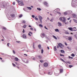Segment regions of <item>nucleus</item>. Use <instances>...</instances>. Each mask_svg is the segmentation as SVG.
Here are the masks:
<instances>
[{"mask_svg": "<svg viewBox=\"0 0 77 77\" xmlns=\"http://www.w3.org/2000/svg\"><path fill=\"white\" fill-rule=\"evenodd\" d=\"M60 20L61 21H62L63 23H65L66 22V19L64 17H61L60 18Z\"/></svg>", "mask_w": 77, "mask_h": 77, "instance_id": "obj_1", "label": "nucleus"}, {"mask_svg": "<svg viewBox=\"0 0 77 77\" xmlns=\"http://www.w3.org/2000/svg\"><path fill=\"white\" fill-rule=\"evenodd\" d=\"M64 15H67V14H70V12L69 11H66L64 13Z\"/></svg>", "mask_w": 77, "mask_h": 77, "instance_id": "obj_2", "label": "nucleus"}, {"mask_svg": "<svg viewBox=\"0 0 77 77\" xmlns=\"http://www.w3.org/2000/svg\"><path fill=\"white\" fill-rule=\"evenodd\" d=\"M58 45L60 46V47H64V46H63V45L60 43H58Z\"/></svg>", "mask_w": 77, "mask_h": 77, "instance_id": "obj_3", "label": "nucleus"}, {"mask_svg": "<svg viewBox=\"0 0 77 77\" xmlns=\"http://www.w3.org/2000/svg\"><path fill=\"white\" fill-rule=\"evenodd\" d=\"M58 26H59V27H60V26H62V23L58 22Z\"/></svg>", "mask_w": 77, "mask_h": 77, "instance_id": "obj_4", "label": "nucleus"}, {"mask_svg": "<svg viewBox=\"0 0 77 77\" xmlns=\"http://www.w3.org/2000/svg\"><path fill=\"white\" fill-rule=\"evenodd\" d=\"M44 66L45 67H47V66H48V64L47 63H45L44 64Z\"/></svg>", "mask_w": 77, "mask_h": 77, "instance_id": "obj_5", "label": "nucleus"}, {"mask_svg": "<svg viewBox=\"0 0 77 77\" xmlns=\"http://www.w3.org/2000/svg\"><path fill=\"white\" fill-rule=\"evenodd\" d=\"M38 18H39V20H42V17L40 16H38Z\"/></svg>", "mask_w": 77, "mask_h": 77, "instance_id": "obj_6", "label": "nucleus"}, {"mask_svg": "<svg viewBox=\"0 0 77 77\" xmlns=\"http://www.w3.org/2000/svg\"><path fill=\"white\" fill-rule=\"evenodd\" d=\"M68 29L69 30H70V31H73V28L72 27H69L68 28Z\"/></svg>", "mask_w": 77, "mask_h": 77, "instance_id": "obj_7", "label": "nucleus"}, {"mask_svg": "<svg viewBox=\"0 0 77 77\" xmlns=\"http://www.w3.org/2000/svg\"><path fill=\"white\" fill-rule=\"evenodd\" d=\"M11 17H12V18H14V17H15V14H12L11 15Z\"/></svg>", "mask_w": 77, "mask_h": 77, "instance_id": "obj_8", "label": "nucleus"}, {"mask_svg": "<svg viewBox=\"0 0 77 77\" xmlns=\"http://www.w3.org/2000/svg\"><path fill=\"white\" fill-rule=\"evenodd\" d=\"M44 4L46 6H48V3H47L46 2H44Z\"/></svg>", "mask_w": 77, "mask_h": 77, "instance_id": "obj_9", "label": "nucleus"}, {"mask_svg": "<svg viewBox=\"0 0 77 77\" xmlns=\"http://www.w3.org/2000/svg\"><path fill=\"white\" fill-rule=\"evenodd\" d=\"M77 29H76V27H74L73 28V31H76Z\"/></svg>", "mask_w": 77, "mask_h": 77, "instance_id": "obj_10", "label": "nucleus"}, {"mask_svg": "<svg viewBox=\"0 0 77 77\" xmlns=\"http://www.w3.org/2000/svg\"><path fill=\"white\" fill-rule=\"evenodd\" d=\"M23 38H25V39H26V35L25 34H23Z\"/></svg>", "mask_w": 77, "mask_h": 77, "instance_id": "obj_11", "label": "nucleus"}, {"mask_svg": "<svg viewBox=\"0 0 77 77\" xmlns=\"http://www.w3.org/2000/svg\"><path fill=\"white\" fill-rule=\"evenodd\" d=\"M68 39L70 41H71V40H72V38H71V37H69Z\"/></svg>", "mask_w": 77, "mask_h": 77, "instance_id": "obj_12", "label": "nucleus"}, {"mask_svg": "<svg viewBox=\"0 0 77 77\" xmlns=\"http://www.w3.org/2000/svg\"><path fill=\"white\" fill-rule=\"evenodd\" d=\"M18 60H19V59H18V58H17V57L15 58V60L16 61H18Z\"/></svg>", "mask_w": 77, "mask_h": 77, "instance_id": "obj_13", "label": "nucleus"}, {"mask_svg": "<svg viewBox=\"0 0 77 77\" xmlns=\"http://www.w3.org/2000/svg\"><path fill=\"white\" fill-rule=\"evenodd\" d=\"M27 9H29V10H32V8L30 7H27Z\"/></svg>", "mask_w": 77, "mask_h": 77, "instance_id": "obj_14", "label": "nucleus"}, {"mask_svg": "<svg viewBox=\"0 0 77 77\" xmlns=\"http://www.w3.org/2000/svg\"><path fill=\"white\" fill-rule=\"evenodd\" d=\"M38 47L39 49H41V45H38Z\"/></svg>", "mask_w": 77, "mask_h": 77, "instance_id": "obj_15", "label": "nucleus"}, {"mask_svg": "<svg viewBox=\"0 0 77 77\" xmlns=\"http://www.w3.org/2000/svg\"><path fill=\"white\" fill-rule=\"evenodd\" d=\"M60 73H61V72H63V69H60Z\"/></svg>", "mask_w": 77, "mask_h": 77, "instance_id": "obj_16", "label": "nucleus"}, {"mask_svg": "<svg viewBox=\"0 0 77 77\" xmlns=\"http://www.w3.org/2000/svg\"><path fill=\"white\" fill-rule=\"evenodd\" d=\"M55 32H59V29H56L55 30Z\"/></svg>", "mask_w": 77, "mask_h": 77, "instance_id": "obj_17", "label": "nucleus"}, {"mask_svg": "<svg viewBox=\"0 0 77 77\" xmlns=\"http://www.w3.org/2000/svg\"><path fill=\"white\" fill-rule=\"evenodd\" d=\"M23 3V2L21 1H19V2H18V3L19 4V5H20L21 3Z\"/></svg>", "mask_w": 77, "mask_h": 77, "instance_id": "obj_18", "label": "nucleus"}, {"mask_svg": "<svg viewBox=\"0 0 77 77\" xmlns=\"http://www.w3.org/2000/svg\"><path fill=\"white\" fill-rule=\"evenodd\" d=\"M60 51L61 53H65V51H64L63 50H61Z\"/></svg>", "mask_w": 77, "mask_h": 77, "instance_id": "obj_19", "label": "nucleus"}, {"mask_svg": "<svg viewBox=\"0 0 77 77\" xmlns=\"http://www.w3.org/2000/svg\"><path fill=\"white\" fill-rule=\"evenodd\" d=\"M52 36L54 39H57V37H56L53 35Z\"/></svg>", "mask_w": 77, "mask_h": 77, "instance_id": "obj_20", "label": "nucleus"}, {"mask_svg": "<svg viewBox=\"0 0 77 77\" xmlns=\"http://www.w3.org/2000/svg\"><path fill=\"white\" fill-rule=\"evenodd\" d=\"M54 50L55 51H56V50H57V49H56V46H55L54 47Z\"/></svg>", "mask_w": 77, "mask_h": 77, "instance_id": "obj_21", "label": "nucleus"}, {"mask_svg": "<svg viewBox=\"0 0 77 77\" xmlns=\"http://www.w3.org/2000/svg\"><path fill=\"white\" fill-rule=\"evenodd\" d=\"M73 20L75 22V23H77V20L75 19H73Z\"/></svg>", "mask_w": 77, "mask_h": 77, "instance_id": "obj_22", "label": "nucleus"}, {"mask_svg": "<svg viewBox=\"0 0 77 77\" xmlns=\"http://www.w3.org/2000/svg\"><path fill=\"white\" fill-rule=\"evenodd\" d=\"M38 58H39V59H41L42 58V57L41 56L39 55L38 56Z\"/></svg>", "mask_w": 77, "mask_h": 77, "instance_id": "obj_23", "label": "nucleus"}, {"mask_svg": "<svg viewBox=\"0 0 77 77\" xmlns=\"http://www.w3.org/2000/svg\"><path fill=\"white\" fill-rule=\"evenodd\" d=\"M23 27L24 29H26V25H25L24 26H23Z\"/></svg>", "mask_w": 77, "mask_h": 77, "instance_id": "obj_24", "label": "nucleus"}, {"mask_svg": "<svg viewBox=\"0 0 77 77\" xmlns=\"http://www.w3.org/2000/svg\"><path fill=\"white\" fill-rule=\"evenodd\" d=\"M39 26H40V27H43V26L41 24H40L39 25Z\"/></svg>", "mask_w": 77, "mask_h": 77, "instance_id": "obj_25", "label": "nucleus"}, {"mask_svg": "<svg viewBox=\"0 0 77 77\" xmlns=\"http://www.w3.org/2000/svg\"><path fill=\"white\" fill-rule=\"evenodd\" d=\"M71 56H72V57H74V56H75V55H74V54H71Z\"/></svg>", "mask_w": 77, "mask_h": 77, "instance_id": "obj_26", "label": "nucleus"}, {"mask_svg": "<svg viewBox=\"0 0 77 77\" xmlns=\"http://www.w3.org/2000/svg\"><path fill=\"white\" fill-rule=\"evenodd\" d=\"M60 60H62V61H63V62H65V61H64L62 59V58H60Z\"/></svg>", "mask_w": 77, "mask_h": 77, "instance_id": "obj_27", "label": "nucleus"}, {"mask_svg": "<svg viewBox=\"0 0 77 77\" xmlns=\"http://www.w3.org/2000/svg\"><path fill=\"white\" fill-rule=\"evenodd\" d=\"M72 66H73L72 65H69V67L71 68V67H72Z\"/></svg>", "mask_w": 77, "mask_h": 77, "instance_id": "obj_28", "label": "nucleus"}, {"mask_svg": "<svg viewBox=\"0 0 77 77\" xmlns=\"http://www.w3.org/2000/svg\"><path fill=\"white\" fill-rule=\"evenodd\" d=\"M23 17V15L22 14H20V16H19V18H21Z\"/></svg>", "mask_w": 77, "mask_h": 77, "instance_id": "obj_29", "label": "nucleus"}, {"mask_svg": "<svg viewBox=\"0 0 77 77\" xmlns=\"http://www.w3.org/2000/svg\"><path fill=\"white\" fill-rule=\"evenodd\" d=\"M23 23H24V24H25L26 23V21L24 20H23L22 22Z\"/></svg>", "mask_w": 77, "mask_h": 77, "instance_id": "obj_30", "label": "nucleus"}, {"mask_svg": "<svg viewBox=\"0 0 77 77\" xmlns=\"http://www.w3.org/2000/svg\"><path fill=\"white\" fill-rule=\"evenodd\" d=\"M40 62H41L42 63L44 62V61H43V60H40Z\"/></svg>", "mask_w": 77, "mask_h": 77, "instance_id": "obj_31", "label": "nucleus"}, {"mask_svg": "<svg viewBox=\"0 0 77 77\" xmlns=\"http://www.w3.org/2000/svg\"><path fill=\"white\" fill-rule=\"evenodd\" d=\"M37 9H38V11H41V8H37Z\"/></svg>", "mask_w": 77, "mask_h": 77, "instance_id": "obj_32", "label": "nucleus"}, {"mask_svg": "<svg viewBox=\"0 0 77 77\" xmlns=\"http://www.w3.org/2000/svg\"><path fill=\"white\" fill-rule=\"evenodd\" d=\"M2 29H4V30H6V28L5 27H3L2 28Z\"/></svg>", "mask_w": 77, "mask_h": 77, "instance_id": "obj_33", "label": "nucleus"}, {"mask_svg": "<svg viewBox=\"0 0 77 77\" xmlns=\"http://www.w3.org/2000/svg\"><path fill=\"white\" fill-rule=\"evenodd\" d=\"M42 35L43 36H45V34L44 33H42Z\"/></svg>", "mask_w": 77, "mask_h": 77, "instance_id": "obj_34", "label": "nucleus"}, {"mask_svg": "<svg viewBox=\"0 0 77 77\" xmlns=\"http://www.w3.org/2000/svg\"><path fill=\"white\" fill-rule=\"evenodd\" d=\"M37 18V17H35V20H38V18Z\"/></svg>", "mask_w": 77, "mask_h": 77, "instance_id": "obj_35", "label": "nucleus"}, {"mask_svg": "<svg viewBox=\"0 0 77 77\" xmlns=\"http://www.w3.org/2000/svg\"><path fill=\"white\" fill-rule=\"evenodd\" d=\"M43 52H44V50H43V49H42L41 50L42 53H43Z\"/></svg>", "mask_w": 77, "mask_h": 77, "instance_id": "obj_36", "label": "nucleus"}, {"mask_svg": "<svg viewBox=\"0 0 77 77\" xmlns=\"http://www.w3.org/2000/svg\"><path fill=\"white\" fill-rule=\"evenodd\" d=\"M20 6H23L24 5V4L23 3V2L21 4H20Z\"/></svg>", "mask_w": 77, "mask_h": 77, "instance_id": "obj_37", "label": "nucleus"}, {"mask_svg": "<svg viewBox=\"0 0 77 77\" xmlns=\"http://www.w3.org/2000/svg\"><path fill=\"white\" fill-rule=\"evenodd\" d=\"M12 64L13 66H14L15 67L16 66V65H15V64H14V63H12Z\"/></svg>", "mask_w": 77, "mask_h": 77, "instance_id": "obj_38", "label": "nucleus"}, {"mask_svg": "<svg viewBox=\"0 0 77 77\" xmlns=\"http://www.w3.org/2000/svg\"><path fill=\"white\" fill-rule=\"evenodd\" d=\"M57 14H59L60 15H61V13H60V12H57Z\"/></svg>", "mask_w": 77, "mask_h": 77, "instance_id": "obj_39", "label": "nucleus"}, {"mask_svg": "<svg viewBox=\"0 0 77 77\" xmlns=\"http://www.w3.org/2000/svg\"><path fill=\"white\" fill-rule=\"evenodd\" d=\"M66 34H69V32H65Z\"/></svg>", "mask_w": 77, "mask_h": 77, "instance_id": "obj_40", "label": "nucleus"}, {"mask_svg": "<svg viewBox=\"0 0 77 77\" xmlns=\"http://www.w3.org/2000/svg\"><path fill=\"white\" fill-rule=\"evenodd\" d=\"M60 56H63V57H64V55L62 54H60Z\"/></svg>", "mask_w": 77, "mask_h": 77, "instance_id": "obj_41", "label": "nucleus"}, {"mask_svg": "<svg viewBox=\"0 0 77 77\" xmlns=\"http://www.w3.org/2000/svg\"><path fill=\"white\" fill-rule=\"evenodd\" d=\"M13 53H14V54H15V51H14L13 50Z\"/></svg>", "mask_w": 77, "mask_h": 77, "instance_id": "obj_42", "label": "nucleus"}, {"mask_svg": "<svg viewBox=\"0 0 77 77\" xmlns=\"http://www.w3.org/2000/svg\"><path fill=\"white\" fill-rule=\"evenodd\" d=\"M32 18H35V16L34 15H32Z\"/></svg>", "mask_w": 77, "mask_h": 77, "instance_id": "obj_43", "label": "nucleus"}, {"mask_svg": "<svg viewBox=\"0 0 77 77\" xmlns=\"http://www.w3.org/2000/svg\"><path fill=\"white\" fill-rule=\"evenodd\" d=\"M44 28H45V29H47V30H48V29H47V27H46V26H45Z\"/></svg>", "mask_w": 77, "mask_h": 77, "instance_id": "obj_44", "label": "nucleus"}, {"mask_svg": "<svg viewBox=\"0 0 77 77\" xmlns=\"http://www.w3.org/2000/svg\"><path fill=\"white\" fill-rule=\"evenodd\" d=\"M28 35H29V36H31V35H30V33H29Z\"/></svg>", "mask_w": 77, "mask_h": 77, "instance_id": "obj_45", "label": "nucleus"}, {"mask_svg": "<svg viewBox=\"0 0 77 77\" xmlns=\"http://www.w3.org/2000/svg\"><path fill=\"white\" fill-rule=\"evenodd\" d=\"M47 20H50V18H49L48 17Z\"/></svg>", "mask_w": 77, "mask_h": 77, "instance_id": "obj_46", "label": "nucleus"}, {"mask_svg": "<svg viewBox=\"0 0 77 77\" xmlns=\"http://www.w3.org/2000/svg\"><path fill=\"white\" fill-rule=\"evenodd\" d=\"M66 63H70V62L69 61L66 62Z\"/></svg>", "mask_w": 77, "mask_h": 77, "instance_id": "obj_47", "label": "nucleus"}, {"mask_svg": "<svg viewBox=\"0 0 77 77\" xmlns=\"http://www.w3.org/2000/svg\"><path fill=\"white\" fill-rule=\"evenodd\" d=\"M17 1L18 3H19V2H20V1H19V0H17Z\"/></svg>", "mask_w": 77, "mask_h": 77, "instance_id": "obj_48", "label": "nucleus"}, {"mask_svg": "<svg viewBox=\"0 0 77 77\" xmlns=\"http://www.w3.org/2000/svg\"><path fill=\"white\" fill-rule=\"evenodd\" d=\"M30 29L31 30H33V28H30Z\"/></svg>", "mask_w": 77, "mask_h": 77, "instance_id": "obj_49", "label": "nucleus"}, {"mask_svg": "<svg viewBox=\"0 0 77 77\" xmlns=\"http://www.w3.org/2000/svg\"><path fill=\"white\" fill-rule=\"evenodd\" d=\"M24 56H27V55L26 54H24Z\"/></svg>", "mask_w": 77, "mask_h": 77, "instance_id": "obj_50", "label": "nucleus"}, {"mask_svg": "<svg viewBox=\"0 0 77 77\" xmlns=\"http://www.w3.org/2000/svg\"><path fill=\"white\" fill-rule=\"evenodd\" d=\"M50 21L51 22H53V20L52 19H51L50 20Z\"/></svg>", "mask_w": 77, "mask_h": 77, "instance_id": "obj_51", "label": "nucleus"}, {"mask_svg": "<svg viewBox=\"0 0 77 77\" xmlns=\"http://www.w3.org/2000/svg\"><path fill=\"white\" fill-rule=\"evenodd\" d=\"M71 57H70V56H69V59H71Z\"/></svg>", "mask_w": 77, "mask_h": 77, "instance_id": "obj_52", "label": "nucleus"}, {"mask_svg": "<svg viewBox=\"0 0 77 77\" xmlns=\"http://www.w3.org/2000/svg\"><path fill=\"white\" fill-rule=\"evenodd\" d=\"M29 33H30V34H31L32 35V33L31 32H29Z\"/></svg>", "mask_w": 77, "mask_h": 77, "instance_id": "obj_53", "label": "nucleus"}, {"mask_svg": "<svg viewBox=\"0 0 77 77\" xmlns=\"http://www.w3.org/2000/svg\"><path fill=\"white\" fill-rule=\"evenodd\" d=\"M40 21L41 23H42V20H40Z\"/></svg>", "mask_w": 77, "mask_h": 77, "instance_id": "obj_54", "label": "nucleus"}, {"mask_svg": "<svg viewBox=\"0 0 77 77\" xmlns=\"http://www.w3.org/2000/svg\"><path fill=\"white\" fill-rule=\"evenodd\" d=\"M9 43H8V44H7V45L8 46V47H9Z\"/></svg>", "mask_w": 77, "mask_h": 77, "instance_id": "obj_55", "label": "nucleus"}, {"mask_svg": "<svg viewBox=\"0 0 77 77\" xmlns=\"http://www.w3.org/2000/svg\"><path fill=\"white\" fill-rule=\"evenodd\" d=\"M47 48L48 50H49V49H50V48H49V47H47Z\"/></svg>", "mask_w": 77, "mask_h": 77, "instance_id": "obj_56", "label": "nucleus"}, {"mask_svg": "<svg viewBox=\"0 0 77 77\" xmlns=\"http://www.w3.org/2000/svg\"><path fill=\"white\" fill-rule=\"evenodd\" d=\"M28 27H32V26H31L30 25H29L28 26Z\"/></svg>", "mask_w": 77, "mask_h": 77, "instance_id": "obj_57", "label": "nucleus"}, {"mask_svg": "<svg viewBox=\"0 0 77 77\" xmlns=\"http://www.w3.org/2000/svg\"><path fill=\"white\" fill-rule=\"evenodd\" d=\"M23 33H24V29H23Z\"/></svg>", "mask_w": 77, "mask_h": 77, "instance_id": "obj_58", "label": "nucleus"}, {"mask_svg": "<svg viewBox=\"0 0 77 77\" xmlns=\"http://www.w3.org/2000/svg\"><path fill=\"white\" fill-rule=\"evenodd\" d=\"M13 5H15V2H13Z\"/></svg>", "mask_w": 77, "mask_h": 77, "instance_id": "obj_59", "label": "nucleus"}, {"mask_svg": "<svg viewBox=\"0 0 77 77\" xmlns=\"http://www.w3.org/2000/svg\"><path fill=\"white\" fill-rule=\"evenodd\" d=\"M18 42V43H19V42H20V41H17V42Z\"/></svg>", "mask_w": 77, "mask_h": 77, "instance_id": "obj_60", "label": "nucleus"}, {"mask_svg": "<svg viewBox=\"0 0 77 77\" xmlns=\"http://www.w3.org/2000/svg\"><path fill=\"white\" fill-rule=\"evenodd\" d=\"M57 48H59V46H57Z\"/></svg>", "mask_w": 77, "mask_h": 77, "instance_id": "obj_61", "label": "nucleus"}, {"mask_svg": "<svg viewBox=\"0 0 77 77\" xmlns=\"http://www.w3.org/2000/svg\"><path fill=\"white\" fill-rule=\"evenodd\" d=\"M65 45H66V46L67 45V44H66V43H65Z\"/></svg>", "mask_w": 77, "mask_h": 77, "instance_id": "obj_62", "label": "nucleus"}, {"mask_svg": "<svg viewBox=\"0 0 77 77\" xmlns=\"http://www.w3.org/2000/svg\"><path fill=\"white\" fill-rule=\"evenodd\" d=\"M70 20V18H68V20Z\"/></svg>", "mask_w": 77, "mask_h": 77, "instance_id": "obj_63", "label": "nucleus"}, {"mask_svg": "<svg viewBox=\"0 0 77 77\" xmlns=\"http://www.w3.org/2000/svg\"><path fill=\"white\" fill-rule=\"evenodd\" d=\"M67 48H68V49H69V47H67Z\"/></svg>", "mask_w": 77, "mask_h": 77, "instance_id": "obj_64", "label": "nucleus"}]
</instances>
